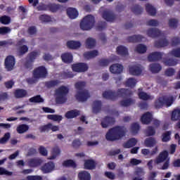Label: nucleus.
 <instances>
[{"instance_id": "nucleus-44", "label": "nucleus", "mask_w": 180, "mask_h": 180, "mask_svg": "<svg viewBox=\"0 0 180 180\" xmlns=\"http://www.w3.org/2000/svg\"><path fill=\"white\" fill-rule=\"evenodd\" d=\"M78 178L79 180H91V174L86 171H83L78 174Z\"/></svg>"}, {"instance_id": "nucleus-63", "label": "nucleus", "mask_w": 180, "mask_h": 180, "mask_svg": "<svg viewBox=\"0 0 180 180\" xmlns=\"http://www.w3.org/2000/svg\"><path fill=\"white\" fill-rule=\"evenodd\" d=\"M51 127V123H48L47 124L39 127V129L40 133H44V131H49Z\"/></svg>"}, {"instance_id": "nucleus-1", "label": "nucleus", "mask_w": 180, "mask_h": 180, "mask_svg": "<svg viewBox=\"0 0 180 180\" xmlns=\"http://www.w3.org/2000/svg\"><path fill=\"white\" fill-rule=\"evenodd\" d=\"M133 95V91L129 89H118L117 92L109 90L103 93V98L104 99H109L110 101H116L117 98H130Z\"/></svg>"}, {"instance_id": "nucleus-14", "label": "nucleus", "mask_w": 180, "mask_h": 180, "mask_svg": "<svg viewBox=\"0 0 180 180\" xmlns=\"http://www.w3.org/2000/svg\"><path fill=\"white\" fill-rule=\"evenodd\" d=\"M54 168H56L54 163L53 162H49L41 166V170L44 174H50V172L54 171Z\"/></svg>"}, {"instance_id": "nucleus-57", "label": "nucleus", "mask_w": 180, "mask_h": 180, "mask_svg": "<svg viewBox=\"0 0 180 180\" xmlns=\"http://www.w3.org/2000/svg\"><path fill=\"white\" fill-rule=\"evenodd\" d=\"M110 64V60L106 58H101L98 60L99 67H108Z\"/></svg>"}, {"instance_id": "nucleus-4", "label": "nucleus", "mask_w": 180, "mask_h": 180, "mask_svg": "<svg viewBox=\"0 0 180 180\" xmlns=\"http://www.w3.org/2000/svg\"><path fill=\"white\" fill-rule=\"evenodd\" d=\"M95 26V17L92 15H86L80 22L82 30H91Z\"/></svg>"}, {"instance_id": "nucleus-50", "label": "nucleus", "mask_w": 180, "mask_h": 180, "mask_svg": "<svg viewBox=\"0 0 180 180\" xmlns=\"http://www.w3.org/2000/svg\"><path fill=\"white\" fill-rule=\"evenodd\" d=\"M108 24L105 21H99L96 27V30L98 32H102V30H105L107 27Z\"/></svg>"}, {"instance_id": "nucleus-39", "label": "nucleus", "mask_w": 180, "mask_h": 180, "mask_svg": "<svg viewBox=\"0 0 180 180\" xmlns=\"http://www.w3.org/2000/svg\"><path fill=\"white\" fill-rule=\"evenodd\" d=\"M137 144V139L135 138H131L129 141L123 144L124 148H131V147H134Z\"/></svg>"}, {"instance_id": "nucleus-30", "label": "nucleus", "mask_w": 180, "mask_h": 180, "mask_svg": "<svg viewBox=\"0 0 180 180\" xmlns=\"http://www.w3.org/2000/svg\"><path fill=\"white\" fill-rule=\"evenodd\" d=\"M93 113H99L102 110V101H95L93 103Z\"/></svg>"}, {"instance_id": "nucleus-53", "label": "nucleus", "mask_w": 180, "mask_h": 180, "mask_svg": "<svg viewBox=\"0 0 180 180\" xmlns=\"http://www.w3.org/2000/svg\"><path fill=\"white\" fill-rule=\"evenodd\" d=\"M162 137V141L163 143L169 141V140H171V131H167L166 132L163 133Z\"/></svg>"}, {"instance_id": "nucleus-33", "label": "nucleus", "mask_w": 180, "mask_h": 180, "mask_svg": "<svg viewBox=\"0 0 180 180\" xmlns=\"http://www.w3.org/2000/svg\"><path fill=\"white\" fill-rule=\"evenodd\" d=\"M163 64L166 67H174L178 64V60L174 58H164Z\"/></svg>"}, {"instance_id": "nucleus-12", "label": "nucleus", "mask_w": 180, "mask_h": 180, "mask_svg": "<svg viewBox=\"0 0 180 180\" xmlns=\"http://www.w3.org/2000/svg\"><path fill=\"white\" fill-rule=\"evenodd\" d=\"M115 122V117L106 116L101 121V126L103 129H108L109 126H113Z\"/></svg>"}, {"instance_id": "nucleus-31", "label": "nucleus", "mask_w": 180, "mask_h": 180, "mask_svg": "<svg viewBox=\"0 0 180 180\" xmlns=\"http://www.w3.org/2000/svg\"><path fill=\"white\" fill-rule=\"evenodd\" d=\"M99 54V52L98 50H93L90 51H86L84 53V57L86 60H91V58H95Z\"/></svg>"}, {"instance_id": "nucleus-40", "label": "nucleus", "mask_w": 180, "mask_h": 180, "mask_svg": "<svg viewBox=\"0 0 180 180\" xmlns=\"http://www.w3.org/2000/svg\"><path fill=\"white\" fill-rule=\"evenodd\" d=\"M29 102L31 103H43V102H44V98H43L41 95L38 94L35 96L31 97L29 99Z\"/></svg>"}, {"instance_id": "nucleus-8", "label": "nucleus", "mask_w": 180, "mask_h": 180, "mask_svg": "<svg viewBox=\"0 0 180 180\" xmlns=\"http://www.w3.org/2000/svg\"><path fill=\"white\" fill-rule=\"evenodd\" d=\"M90 96L91 95L89 94V91H88V90L77 91L75 95V98L79 102H86Z\"/></svg>"}, {"instance_id": "nucleus-24", "label": "nucleus", "mask_w": 180, "mask_h": 180, "mask_svg": "<svg viewBox=\"0 0 180 180\" xmlns=\"http://www.w3.org/2000/svg\"><path fill=\"white\" fill-rule=\"evenodd\" d=\"M129 71L131 75H135L136 77L141 75L142 72L141 68L137 65L129 67Z\"/></svg>"}, {"instance_id": "nucleus-61", "label": "nucleus", "mask_w": 180, "mask_h": 180, "mask_svg": "<svg viewBox=\"0 0 180 180\" xmlns=\"http://www.w3.org/2000/svg\"><path fill=\"white\" fill-rule=\"evenodd\" d=\"M11 139V133L7 132L4 136L0 139V144H5Z\"/></svg>"}, {"instance_id": "nucleus-11", "label": "nucleus", "mask_w": 180, "mask_h": 180, "mask_svg": "<svg viewBox=\"0 0 180 180\" xmlns=\"http://www.w3.org/2000/svg\"><path fill=\"white\" fill-rule=\"evenodd\" d=\"M163 56L164 53L162 52L155 51L148 55V60L150 61V63L160 61V60H162Z\"/></svg>"}, {"instance_id": "nucleus-45", "label": "nucleus", "mask_w": 180, "mask_h": 180, "mask_svg": "<svg viewBox=\"0 0 180 180\" xmlns=\"http://www.w3.org/2000/svg\"><path fill=\"white\" fill-rule=\"evenodd\" d=\"M96 167L95 161L93 160H87L84 162L85 169H94Z\"/></svg>"}, {"instance_id": "nucleus-5", "label": "nucleus", "mask_w": 180, "mask_h": 180, "mask_svg": "<svg viewBox=\"0 0 180 180\" xmlns=\"http://www.w3.org/2000/svg\"><path fill=\"white\" fill-rule=\"evenodd\" d=\"M40 54L37 51H32L30 52L24 63V67L26 70H33V65L34 64V60L39 57Z\"/></svg>"}, {"instance_id": "nucleus-36", "label": "nucleus", "mask_w": 180, "mask_h": 180, "mask_svg": "<svg viewBox=\"0 0 180 180\" xmlns=\"http://www.w3.org/2000/svg\"><path fill=\"white\" fill-rule=\"evenodd\" d=\"M165 105V97H158L155 101V108L156 109H161Z\"/></svg>"}, {"instance_id": "nucleus-47", "label": "nucleus", "mask_w": 180, "mask_h": 180, "mask_svg": "<svg viewBox=\"0 0 180 180\" xmlns=\"http://www.w3.org/2000/svg\"><path fill=\"white\" fill-rule=\"evenodd\" d=\"M143 11H144V8H143L139 4H136L131 8V12H133V13L135 15H141V13H143Z\"/></svg>"}, {"instance_id": "nucleus-48", "label": "nucleus", "mask_w": 180, "mask_h": 180, "mask_svg": "<svg viewBox=\"0 0 180 180\" xmlns=\"http://www.w3.org/2000/svg\"><path fill=\"white\" fill-rule=\"evenodd\" d=\"M63 166L66 167L77 168V163L72 160H67L63 162Z\"/></svg>"}, {"instance_id": "nucleus-62", "label": "nucleus", "mask_w": 180, "mask_h": 180, "mask_svg": "<svg viewBox=\"0 0 180 180\" xmlns=\"http://www.w3.org/2000/svg\"><path fill=\"white\" fill-rule=\"evenodd\" d=\"M39 20L44 23H48V22H51V17L47 15H41L39 16Z\"/></svg>"}, {"instance_id": "nucleus-18", "label": "nucleus", "mask_w": 180, "mask_h": 180, "mask_svg": "<svg viewBox=\"0 0 180 180\" xmlns=\"http://www.w3.org/2000/svg\"><path fill=\"white\" fill-rule=\"evenodd\" d=\"M48 11L52 12V13H56L58 11H63V6L54 3H49L48 4Z\"/></svg>"}, {"instance_id": "nucleus-38", "label": "nucleus", "mask_w": 180, "mask_h": 180, "mask_svg": "<svg viewBox=\"0 0 180 180\" xmlns=\"http://www.w3.org/2000/svg\"><path fill=\"white\" fill-rule=\"evenodd\" d=\"M29 51V47L27 45H22L18 49L17 54L18 57H22L26 53Z\"/></svg>"}, {"instance_id": "nucleus-34", "label": "nucleus", "mask_w": 180, "mask_h": 180, "mask_svg": "<svg viewBox=\"0 0 180 180\" xmlns=\"http://www.w3.org/2000/svg\"><path fill=\"white\" fill-rule=\"evenodd\" d=\"M96 46V40L92 37H89L86 39L85 47L86 49H94Z\"/></svg>"}, {"instance_id": "nucleus-60", "label": "nucleus", "mask_w": 180, "mask_h": 180, "mask_svg": "<svg viewBox=\"0 0 180 180\" xmlns=\"http://www.w3.org/2000/svg\"><path fill=\"white\" fill-rule=\"evenodd\" d=\"M12 30L9 27H0V34L2 36H5V34H8V33H11Z\"/></svg>"}, {"instance_id": "nucleus-17", "label": "nucleus", "mask_w": 180, "mask_h": 180, "mask_svg": "<svg viewBox=\"0 0 180 180\" xmlns=\"http://www.w3.org/2000/svg\"><path fill=\"white\" fill-rule=\"evenodd\" d=\"M110 71L112 74H122L123 72V65L115 63L110 67Z\"/></svg>"}, {"instance_id": "nucleus-56", "label": "nucleus", "mask_w": 180, "mask_h": 180, "mask_svg": "<svg viewBox=\"0 0 180 180\" xmlns=\"http://www.w3.org/2000/svg\"><path fill=\"white\" fill-rule=\"evenodd\" d=\"M172 120H180V110L176 109L172 113Z\"/></svg>"}, {"instance_id": "nucleus-29", "label": "nucleus", "mask_w": 180, "mask_h": 180, "mask_svg": "<svg viewBox=\"0 0 180 180\" xmlns=\"http://www.w3.org/2000/svg\"><path fill=\"white\" fill-rule=\"evenodd\" d=\"M117 53L118 56H121L122 57L129 56V49L122 45L119 46L117 47Z\"/></svg>"}, {"instance_id": "nucleus-22", "label": "nucleus", "mask_w": 180, "mask_h": 180, "mask_svg": "<svg viewBox=\"0 0 180 180\" xmlns=\"http://www.w3.org/2000/svg\"><path fill=\"white\" fill-rule=\"evenodd\" d=\"M74 57L72 56V53H65L61 55V59L63 63L65 64H71L72 63Z\"/></svg>"}, {"instance_id": "nucleus-19", "label": "nucleus", "mask_w": 180, "mask_h": 180, "mask_svg": "<svg viewBox=\"0 0 180 180\" xmlns=\"http://www.w3.org/2000/svg\"><path fill=\"white\" fill-rule=\"evenodd\" d=\"M43 161L39 158H31L28 160V166L30 168H36L37 167H40Z\"/></svg>"}, {"instance_id": "nucleus-6", "label": "nucleus", "mask_w": 180, "mask_h": 180, "mask_svg": "<svg viewBox=\"0 0 180 180\" xmlns=\"http://www.w3.org/2000/svg\"><path fill=\"white\" fill-rule=\"evenodd\" d=\"M49 72L44 66H39L33 71V77L35 78V79H40V78H47Z\"/></svg>"}, {"instance_id": "nucleus-28", "label": "nucleus", "mask_w": 180, "mask_h": 180, "mask_svg": "<svg viewBox=\"0 0 180 180\" xmlns=\"http://www.w3.org/2000/svg\"><path fill=\"white\" fill-rule=\"evenodd\" d=\"M67 46L68 49H71L72 50H77L81 47V42L79 41H68L67 42Z\"/></svg>"}, {"instance_id": "nucleus-35", "label": "nucleus", "mask_w": 180, "mask_h": 180, "mask_svg": "<svg viewBox=\"0 0 180 180\" xmlns=\"http://www.w3.org/2000/svg\"><path fill=\"white\" fill-rule=\"evenodd\" d=\"M169 44V42L165 38L159 39L155 42V47L161 49V47H167Z\"/></svg>"}, {"instance_id": "nucleus-16", "label": "nucleus", "mask_w": 180, "mask_h": 180, "mask_svg": "<svg viewBox=\"0 0 180 180\" xmlns=\"http://www.w3.org/2000/svg\"><path fill=\"white\" fill-rule=\"evenodd\" d=\"M153 120V115L150 112L143 114L141 117V122L143 124H150Z\"/></svg>"}, {"instance_id": "nucleus-54", "label": "nucleus", "mask_w": 180, "mask_h": 180, "mask_svg": "<svg viewBox=\"0 0 180 180\" xmlns=\"http://www.w3.org/2000/svg\"><path fill=\"white\" fill-rule=\"evenodd\" d=\"M60 148H53L51 153V156L49 157V160H56L58 155H60Z\"/></svg>"}, {"instance_id": "nucleus-52", "label": "nucleus", "mask_w": 180, "mask_h": 180, "mask_svg": "<svg viewBox=\"0 0 180 180\" xmlns=\"http://www.w3.org/2000/svg\"><path fill=\"white\" fill-rule=\"evenodd\" d=\"M136 51L139 54H144V53L147 51V46H146V45L143 44H139L136 47Z\"/></svg>"}, {"instance_id": "nucleus-3", "label": "nucleus", "mask_w": 180, "mask_h": 180, "mask_svg": "<svg viewBox=\"0 0 180 180\" xmlns=\"http://www.w3.org/2000/svg\"><path fill=\"white\" fill-rule=\"evenodd\" d=\"M70 93V89L65 86H60L56 90V102L57 103H65L68 101L67 97Z\"/></svg>"}, {"instance_id": "nucleus-32", "label": "nucleus", "mask_w": 180, "mask_h": 180, "mask_svg": "<svg viewBox=\"0 0 180 180\" xmlns=\"http://www.w3.org/2000/svg\"><path fill=\"white\" fill-rule=\"evenodd\" d=\"M60 84V80L55 79V80H50L45 82V86L48 89H51V88H56V86H58Z\"/></svg>"}, {"instance_id": "nucleus-9", "label": "nucleus", "mask_w": 180, "mask_h": 180, "mask_svg": "<svg viewBox=\"0 0 180 180\" xmlns=\"http://www.w3.org/2000/svg\"><path fill=\"white\" fill-rule=\"evenodd\" d=\"M146 34L152 39H157L160 36H164V34L158 28H150L146 31Z\"/></svg>"}, {"instance_id": "nucleus-42", "label": "nucleus", "mask_w": 180, "mask_h": 180, "mask_svg": "<svg viewBox=\"0 0 180 180\" xmlns=\"http://www.w3.org/2000/svg\"><path fill=\"white\" fill-rule=\"evenodd\" d=\"M138 96L139 99H141L142 101H148L154 98V96H150L144 91H139Z\"/></svg>"}, {"instance_id": "nucleus-41", "label": "nucleus", "mask_w": 180, "mask_h": 180, "mask_svg": "<svg viewBox=\"0 0 180 180\" xmlns=\"http://www.w3.org/2000/svg\"><path fill=\"white\" fill-rule=\"evenodd\" d=\"M144 144L146 147H154V145L157 144V141L153 137H149L145 139Z\"/></svg>"}, {"instance_id": "nucleus-21", "label": "nucleus", "mask_w": 180, "mask_h": 180, "mask_svg": "<svg viewBox=\"0 0 180 180\" xmlns=\"http://www.w3.org/2000/svg\"><path fill=\"white\" fill-rule=\"evenodd\" d=\"M143 39H144V37L141 34L132 35L127 38V41H128V43H140L143 41Z\"/></svg>"}, {"instance_id": "nucleus-55", "label": "nucleus", "mask_w": 180, "mask_h": 180, "mask_svg": "<svg viewBox=\"0 0 180 180\" xmlns=\"http://www.w3.org/2000/svg\"><path fill=\"white\" fill-rule=\"evenodd\" d=\"M139 130H140V124H139L137 122L133 123L131 125V131L132 134H137Z\"/></svg>"}, {"instance_id": "nucleus-59", "label": "nucleus", "mask_w": 180, "mask_h": 180, "mask_svg": "<svg viewBox=\"0 0 180 180\" xmlns=\"http://www.w3.org/2000/svg\"><path fill=\"white\" fill-rule=\"evenodd\" d=\"M0 22L2 25H9L11 23V17L4 15L0 18Z\"/></svg>"}, {"instance_id": "nucleus-46", "label": "nucleus", "mask_w": 180, "mask_h": 180, "mask_svg": "<svg viewBox=\"0 0 180 180\" xmlns=\"http://www.w3.org/2000/svg\"><path fill=\"white\" fill-rule=\"evenodd\" d=\"M27 130H29V125L25 124H20L17 127V133H18L19 134H23V133H26Z\"/></svg>"}, {"instance_id": "nucleus-37", "label": "nucleus", "mask_w": 180, "mask_h": 180, "mask_svg": "<svg viewBox=\"0 0 180 180\" xmlns=\"http://www.w3.org/2000/svg\"><path fill=\"white\" fill-rule=\"evenodd\" d=\"M146 11L150 16H155L157 15V9L150 4H146Z\"/></svg>"}, {"instance_id": "nucleus-13", "label": "nucleus", "mask_w": 180, "mask_h": 180, "mask_svg": "<svg viewBox=\"0 0 180 180\" xmlns=\"http://www.w3.org/2000/svg\"><path fill=\"white\" fill-rule=\"evenodd\" d=\"M102 17L107 22H114L116 20V15L110 11H104L102 14Z\"/></svg>"}, {"instance_id": "nucleus-10", "label": "nucleus", "mask_w": 180, "mask_h": 180, "mask_svg": "<svg viewBox=\"0 0 180 180\" xmlns=\"http://www.w3.org/2000/svg\"><path fill=\"white\" fill-rule=\"evenodd\" d=\"M73 71L75 72H85L88 71V65L84 63H79L73 64L72 66Z\"/></svg>"}, {"instance_id": "nucleus-43", "label": "nucleus", "mask_w": 180, "mask_h": 180, "mask_svg": "<svg viewBox=\"0 0 180 180\" xmlns=\"http://www.w3.org/2000/svg\"><path fill=\"white\" fill-rule=\"evenodd\" d=\"M137 84V80L133 77L129 78L124 83L125 86L128 88H134Z\"/></svg>"}, {"instance_id": "nucleus-25", "label": "nucleus", "mask_w": 180, "mask_h": 180, "mask_svg": "<svg viewBox=\"0 0 180 180\" xmlns=\"http://www.w3.org/2000/svg\"><path fill=\"white\" fill-rule=\"evenodd\" d=\"M66 12L70 19H76V18H78V11L74 8H68Z\"/></svg>"}, {"instance_id": "nucleus-23", "label": "nucleus", "mask_w": 180, "mask_h": 180, "mask_svg": "<svg viewBox=\"0 0 180 180\" xmlns=\"http://www.w3.org/2000/svg\"><path fill=\"white\" fill-rule=\"evenodd\" d=\"M136 101L131 98H126L120 101V105L123 108H129L131 105H134Z\"/></svg>"}, {"instance_id": "nucleus-58", "label": "nucleus", "mask_w": 180, "mask_h": 180, "mask_svg": "<svg viewBox=\"0 0 180 180\" xmlns=\"http://www.w3.org/2000/svg\"><path fill=\"white\" fill-rule=\"evenodd\" d=\"M85 85L86 83L85 82H77L75 83V86L77 91H84V88H85Z\"/></svg>"}, {"instance_id": "nucleus-15", "label": "nucleus", "mask_w": 180, "mask_h": 180, "mask_svg": "<svg viewBox=\"0 0 180 180\" xmlns=\"http://www.w3.org/2000/svg\"><path fill=\"white\" fill-rule=\"evenodd\" d=\"M168 157H169V154L168 153V151L163 150L159 154L158 157L156 158L155 159L156 164H161V162H164L165 161H167V160L169 158Z\"/></svg>"}, {"instance_id": "nucleus-27", "label": "nucleus", "mask_w": 180, "mask_h": 180, "mask_svg": "<svg viewBox=\"0 0 180 180\" xmlns=\"http://www.w3.org/2000/svg\"><path fill=\"white\" fill-rule=\"evenodd\" d=\"M149 70L153 74H158L162 70V67L160 63H152L149 65Z\"/></svg>"}, {"instance_id": "nucleus-49", "label": "nucleus", "mask_w": 180, "mask_h": 180, "mask_svg": "<svg viewBox=\"0 0 180 180\" xmlns=\"http://www.w3.org/2000/svg\"><path fill=\"white\" fill-rule=\"evenodd\" d=\"M145 134L147 137H150L151 136H155V129L153 126H148L145 130Z\"/></svg>"}, {"instance_id": "nucleus-51", "label": "nucleus", "mask_w": 180, "mask_h": 180, "mask_svg": "<svg viewBox=\"0 0 180 180\" xmlns=\"http://www.w3.org/2000/svg\"><path fill=\"white\" fill-rule=\"evenodd\" d=\"M47 119H49V120H53V122H61V120H63V116L57 115H48Z\"/></svg>"}, {"instance_id": "nucleus-20", "label": "nucleus", "mask_w": 180, "mask_h": 180, "mask_svg": "<svg viewBox=\"0 0 180 180\" xmlns=\"http://www.w3.org/2000/svg\"><path fill=\"white\" fill-rule=\"evenodd\" d=\"M14 96L16 99L26 98V96H27V91L23 89H17L14 91Z\"/></svg>"}, {"instance_id": "nucleus-26", "label": "nucleus", "mask_w": 180, "mask_h": 180, "mask_svg": "<svg viewBox=\"0 0 180 180\" xmlns=\"http://www.w3.org/2000/svg\"><path fill=\"white\" fill-rule=\"evenodd\" d=\"M79 115H80L79 110H71L68 111L65 114V117H66V119H74V118L79 116Z\"/></svg>"}, {"instance_id": "nucleus-64", "label": "nucleus", "mask_w": 180, "mask_h": 180, "mask_svg": "<svg viewBox=\"0 0 180 180\" xmlns=\"http://www.w3.org/2000/svg\"><path fill=\"white\" fill-rule=\"evenodd\" d=\"M171 56H174V57H176L177 58H180V48H177L176 49H173L169 52Z\"/></svg>"}, {"instance_id": "nucleus-7", "label": "nucleus", "mask_w": 180, "mask_h": 180, "mask_svg": "<svg viewBox=\"0 0 180 180\" xmlns=\"http://www.w3.org/2000/svg\"><path fill=\"white\" fill-rule=\"evenodd\" d=\"M16 61L15 59V56H8L4 61V65L5 68L7 70V71H12L13 70V68L15 67Z\"/></svg>"}, {"instance_id": "nucleus-2", "label": "nucleus", "mask_w": 180, "mask_h": 180, "mask_svg": "<svg viewBox=\"0 0 180 180\" xmlns=\"http://www.w3.org/2000/svg\"><path fill=\"white\" fill-rule=\"evenodd\" d=\"M126 136V128L124 126H115L108 130L105 139L108 141H117L121 140Z\"/></svg>"}]
</instances>
